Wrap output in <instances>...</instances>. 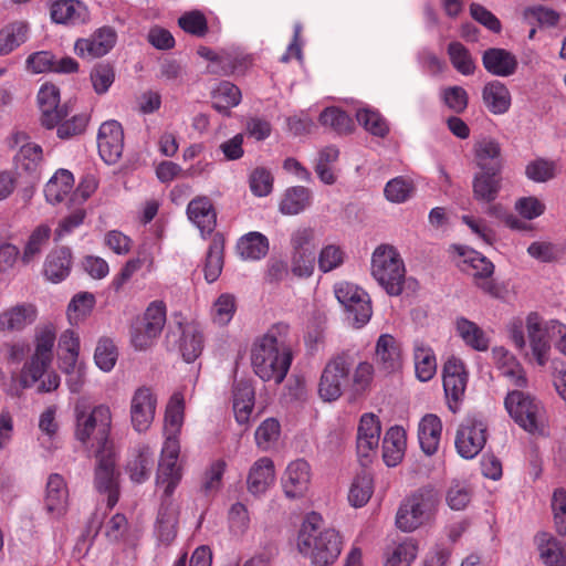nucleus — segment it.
I'll return each instance as SVG.
<instances>
[{"label":"nucleus","instance_id":"1","mask_svg":"<svg viewBox=\"0 0 566 566\" xmlns=\"http://www.w3.org/2000/svg\"><path fill=\"white\" fill-rule=\"evenodd\" d=\"M289 335V325L277 323L254 339L250 359L261 380L279 385L285 379L293 360Z\"/></svg>","mask_w":566,"mask_h":566},{"label":"nucleus","instance_id":"2","mask_svg":"<svg viewBox=\"0 0 566 566\" xmlns=\"http://www.w3.org/2000/svg\"><path fill=\"white\" fill-rule=\"evenodd\" d=\"M185 421V394L176 391L169 399L164 418L166 440L161 449L156 483L166 496H170L181 480L178 457L180 452L179 436Z\"/></svg>","mask_w":566,"mask_h":566},{"label":"nucleus","instance_id":"3","mask_svg":"<svg viewBox=\"0 0 566 566\" xmlns=\"http://www.w3.org/2000/svg\"><path fill=\"white\" fill-rule=\"evenodd\" d=\"M321 521L316 513L306 517L297 535L296 548L312 566H331L340 555L343 539L335 528H321Z\"/></svg>","mask_w":566,"mask_h":566},{"label":"nucleus","instance_id":"4","mask_svg":"<svg viewBox=\"0 0 566 566\" xmlns=\"http://www.w3.org/2000/svg\"><path fill=\"white\" fill-rule=\"evenodd\" d=\"M440 504L439 492L430 485L417 489L400 503L396 514V526L406 533L430 524Z\"/></svg>","mask_w":566,"mask_h":566},{"label":"nucleus","instance_id":"5","mask_svg":"<svg viewBox=\"0 0 566 566\" xmlns=\"http://www.w3.org/2000/svg\"><path fill=\"white\" fill-rule=\"evenodd\" d=\"M504 407L514 422L532 434H544L548 427L546 409L541 400L522 390L509 391Z\"/></svg>","mask_w":566,"mask_h":566},{"label":"nucleus","instance_id":"6","mask_svg":"<svg viewBox=\"0 0 566 566\" xmlns=\"http://www.w3.org/2000/svg\"><path fill=\"white\" fill-rule=\"evenodd\" d=\"M75 431L74 436L85 447L105 444L112 428L111 408L101 403L93 408L85 405H76L74 409Z\"/></svg>","mask_w":566,"mask_h":566},{"label":"nucleus","instance_id":"7","mask_svg":"<svg viewBox=\"0 0 566 566\" xmlns=\"http://www.w3.org/2000/svg\"><path fill=\"white\" fill-rule=\"evenodd\" d=\"M371 275L392 296L403 290L406 269L399 252L388 244L377 247L371 255Z\"/></svg>","mask_w":566,"mask_h":566},{"label":"nucleus","instance_id":"8","mask_svg":"<svg viewBox=\"0 0 566 566\" xmlns=\"http://www.w3.org/2000/svg\"><path fill=\"white\" fill-rule=\"evenodd\" d=\"M354 366L355 359L347 352L333 356L322 370L318 396L327 402L339 399L350 382Z\"/></svg>","mask_w":566,"mask_h":566},{"label":"nucleus","instance_id":"9","mask_svg":"<svg viewBox=\"0 0 566 566\" xmlns=\"http://www.w3.org/2000/svg\"><path fill=\"white\" fill-rule=\"evenodd\" d=\"M334 294L344 307L347 322L361 328L371 318L373 307L368 293L355 283L340 281L334 285Z\"/></svg>","mask_w":566,"mask_h":566},{"label":"nucleus","instance_id":"10","mask_svg":"<svg viewBox=\"0 0 566 566\" xmlns=\"http://www.w3.org/2000/svg\"><path fill=\"white\" fill-rule=\"evenodd\" d=\"M454 252L460 258L459 266L462 271L471 274L475 285L492 297H499L501 290L492 279L494 264L480 252L464 247L454 245Z\"/></svg>","mask_w":566,"mask_h":566},{"label":"nucleus","instance_id":"11","mask_svg":"<svg viewBox=\"0 0 566 566\" xmlns=\"http://www.w3.org/2000/svg\"><path fill=\"white\" fill-rule=\"evenodd\" d=\"M488 441V426L478 416L467 417L459 426L455 436V449L463 459L475 458L484 448Z\"/></svg>","mask_w":566,"mask_h":566},{"label":"nucleus","instance_id":"12","mask_svg":"<svg viewBox=\"0 0 566 566\" xmlns=\"http://www.w3.org/2000/svg\"><path fill=\"white\" fill-rule=\"evenodd\" d=\"M166 323V306L161 301L151 302L142 322L132 332V344L136 349L148 348L160 335Z\"/></svg>","mask_w":566,"mask_h":566},{"label":"nucleus","instance_id":"13","mask_svg":"<svg viewBox=\"0 0 566 566\" xmlns=\"http://www.w3.org/2000/svg\"><path fill=\"white\" fill-rule=\"evenodd\" d=\"M158 398L155 390L147 386L136 388L129 401V419L138 433L147 432L156 416Z\"/></svg>","mask_w":566,"mask_h":566},{"label":"nucleus","instance_id":"14","mask_svg":"<svg viewBox=\"0 0 566 566\" xmlns=\"http://www.w3.org/2000/svg\"><path fill=\"white\" fill-rule=\"evenodd\" d=\"M468 382V373L464 364L457 357H451L443 368V389L449 409L452 412L459 410Z\"/></svg>","mask_w":566,"mask_h":566},{"label":"nucleus","instance_id":"15","mask_svg":"<svg viewBox=\"0 0 566 566\" xmlns=\"http://www.w3.org/2000/svg\"><path fill=\"white\" fill-rule=\"evenodd\" d=\"M36 101L41 111V124L48 129L54 128L63 117L71 114L67 104L60 105V90L52 83L41 85Z\"/></svg>","mask_w":566,"mask_h":566},{"label":"nucleus","instance_id":"16","mask_svg":"<svg viewBox=\"0 0 566 566\" xmlns=\"http://www.w3.org/2000/svg\"><path fill=\"white\" fill-rule=\"evenodd\" d=\"M380 421L374 413H364L357 429V454L363 465H367L377 453L380 440Z\"/></svg>","mask_w":566,"mask_h":566},{"label":"nucleus","instance_id":"17","mask_svg":"<svg viewBox=\"0 0 566 566\" xmlns=\"http://www.w3.org/2000/svg\"><path fill=\"white\" fill-rule=\"evenodd\" d=\"M525 327L532 356L539 366H544L548 361L551 350L549 337H553L549 322L543 324L538 314L530 313L525 319Z\"/></svg>","mask_w":566,"mask_h":566},{"label":"nucleus","instance_id":"18","mask_svg":"<svg viewBox=\"0 0 566 566\" xmlns=\"http://www.w3.org/2000/svg\"><path fill=\"white\" fill-rule=\"evenodd\" d=\"M97 147L101 158L108 165L117 163L124 149V130L114 119L104 122L97 135Z\"/></svg>","mask_w":566,"mask_h":566},{"label":"nucleus","instance_id":"19","mask_svg":"<svg viewBox=\"0 0 566 566\" xmlns=\"http://www.w3.org/2000/svg\"><path fill=\"white\" fill-rule=\"evenodd\" d=\"M312 469L307 461L296 459L290 462L282 476V488L289 499H301L310 490Z\"/></svg>","mask_w":566,"mask_h":566},{"label":"nucleus","instance_id":"20","mask_svg":"<svg viewBox=\"0 0 566 566\" xmlns=\"http://www.w3.org/2000/svg\"><path fill=\"white\" fill-rule=\"evenodd\" d=\"M25 69L32 74L53 72L59 74L75 73L78 63L70 57L63 56L57 59L49 51H39L30 54L25 61Z\"/></svg>","mask_w":566,"mask_h":566},{"label":"nucleus","instance_id":"21","mask_svg":"<svg viewBox=\"0 0 566 566\" xmlns=\"http://www.w3.org/2000/svg\"><path fill=\"white\" fill-rule=\"evenodd\" d=\"M95 488L98 492L107 494V506L113 509L118 502V474L115 471V459L111 453L98 454Z\"/></svg>","mask_w":566,"mask_h":566},{"label":"nucleus","instance_id":"22","mask_svg":"<svg viewBox=\"0 0 566 566\" xmlns=\"http://www.w3.org/2000/svg\"><path fill=\"white\" fill-rule=\"evenodd\" d=\"M38 317V310L31 303H20L0 312V333L13 334L24 331Z\"/></svg>","mask_w":566,"mask_h":566},{"label":"nucleus","instance_id":"23","mask_svg":"<svg viewBox=\"0 0 566 566\" xmlns=\"http://www.w3.org/2000/svg\"><path fill=\"white\" fill-rule=\"evenodd\" d=\"M44 509L54 518L64 516L69 509V489L63 476L53 473L48 478L44 493Z\"/></svg>","mask_w":566,"mask_h":566},{"label":"nucleus","instance_id":"24","mask_svg":"<svg viewBox=\"0 0 566 566\" xmlns=\"http://www.w3.org/2000/svg\"><path fill=\"white\" fill-rule=\"evenodd\" d=\"M116 43V33L112 28L103 27L87 39H78L74 50L85 59H96L107 54Z\"/></svg>","mask_w":566,"mask_h":566},{"label":"nucleus","instance_id":"25","mask_svg":"<svg viewBox=\"0 0 566 566\" xmlns=\"http://www.w3.org/2000/svg\"><path fill=\"white\" fill-rule=\"evenodd\" d=\"M375 360L379 370L394 374L402 368V354L399 342L390 334H381L375 348Z\"/></svg>","mask_w":566,"mask_h":566},{"label":"nucleus","instance_id":"26","mask_svg":"<svg viewBox=\"0 0 566 566\" xmlns=\"http://www.w3.org/2000/svg\"><path fill=\"white\" fill-rule=\"evenodd\" d=\"M13 138L15 144L22 143L14 156L17 169L36 176L43 165L42 147L35 143L27 142L28 136L24 133H17Z\"/></svg>","mask_w":566,"mask_h":566},{"label":"nucleus","instance_id":"27","mask_svg":"<svg viewBox=\"0 0 566 566\" xmlns=\"http://www.w3.org/2000/svg\"><path fill=\"white\" fill-rule=\"evenodd\" d=\"M484 69L497 77H509L516 73L518 60L514 53L502 48H490L482 54Z\"/></svg>","mask_w":566,"mask_h":566},{"label":"nucleus","instance_id":"28","mask_svg":"<svg viewBox=\"0 0 566 566\" xmlns=\"http://www.w3.org/2000/svg\"><path fill=\"white\" fill-rule=\"evenodd\" d=\"M50 14L53 22L73 27L84 24L90 19L87 7L78 0H53Z\"/></svg>","mask_w":566,"mask_h":566},{"label":"nucleus","instance_id":"29","mask_svg":"<svg viewBox=\"0 0 566 566\" xmlns=\"http://www.w3.org/2000/svg\"><path fill=\"white\" fill-rule=\"evenodd\" d=\"M254 401L255 391L252 381L249 379L235 380L232 391V407L234 418L239 424H247L250 421Z\"/></svg>","mask_w":566,"mask_h":566},{"label":"nucleus","instance_id":"30","mask_svg":"<svg viewBox=\"0 0 566 566\" xmlns=\"http://www.w3.org/2000/svg\"><path fill=\"white\" fill-rule=\"evenodd\" d=\"M275 470L273 461L263 457L258 459L249 470L247 478L248 491L253 495L264 494L274 483Z\"/></svg>","mask_w":566,"mask_h":566},{"label":"nucleus","instance_id":"31","mask_svg":"<svg viewBox=\"0 0 566 566\" xmlns=\"http://www.w3.org/2000/svg\"><path fill=\"white\" fill-rule=\"evenodd\" d=\"M492 356L497 369L513 386L518 388L527 386L525 371L512 353L505 347L499 346L493 348Z\"/></svg>","mask_w":566,"mask_h":566},{"label":"nucleus","instance_id":"32","mask_svg":"<svg viewBox=\"0 0 566 566\" xmlns=\"http://www.w3.org/2000/svg\"><path fill=\"white\" fill-rule=\"evenodd\" d=\"M51 364L52 361L31 355L22 365L18 388L10 389L9 395L20 397L23 390L32 388L43 378Z\"/></svg>","mask_w":566,"mask_h":566},{"label":"nucleus","instance_id":"33","mask_svg":"<svg viewBox=\"0 0 566 566\" xmlns=\"http://www.w3.org/2000/svg\"><path fill=\"white\" fill-rule=\"evenodd\" d=\"M189 220L200 230L205 237L210 234L216 227L217 216L208 197H197L187 207Z\"/></svg>","mask_w":566,"mask_h":566},{"label":"nucleus","instance_id":"34","mask_svg":"<svg viewBox=\"0 0 566 566\" xmlns=\"http://www.w3.org/2000/svg\"><path fill=\"white\" fill-rule=\"evenodd\" d=\"M81 342L73 329H65L57 339V358L60 368L65 374L74 373L80 357Z\"/></svg>","mask_w":566,"mask_h":566},{"label":"nucleus","instance_id":"35","mask_svg":"<svg viewBox=\"0 0 566 566\" xmlns=\"http://www.w3.org/2000/svg\"><path fill=\"white\" fill-rule=\"evenodd\" d=\"M154 451L142 444L134 448L126 464V472L135 483L145 482L154 468Z\"/></svg>","mask_w":566,"mask_h":566},{"label":"nucleus","instance_id":"36","mask_svg":"<svg viewBox=\"0 0 566 566\" xmlns=\"http://www.w3.org/2000/svg\"><path fill=\"white\" fill-rule=\"evenodd\" d=\"M71 265V250L67 248L54 249L45 259L43 274L48 281L52 283H60L69 276Z\"/></svg>","mask_w":566,"mask_h":566},{"label":"nucleus","instance_id":"37","mask_svg":"<svg viewBox=\"0 0 566 566\" xmlns=\"http://www.w3.org/2000/svg\"><path fill=\"white\" fill-rule=\"evenodd\" d=\"M476 165L482 171L499 174L502 168L501 146L497 140L485 137L474 146Z\"/></svg>","mask_w":566,"mask_h":566},{"label":"nucleus","instance_id":"38","mask_svg":"<svg viewBox=\"0 0 566 566\" xmlns=\"http://www.w3.org/2000/svg\"><path fill=\"white\" fill-rule=\"evenodd\" d=\"M312 191L304 186H292L285 189L279 202V211L283 216H296L312 205Z\"/></svg>","mask_w":566,"mask_h":566},{"label":"nucleus","instance_id":"39","mask_svg":"<svg viewBox=\"0 0 566 566\" xmlns=\"http://www.w3.org/2000/svg\"><path fill=\"white\" fill-rule=\"evenodd\" d=\"M482 99L485 107L494 115L505 114L512 103V97L506 85L500 81L486 83L482 90Z\"/></svg>","mask_w":566,"mask_h":566},{"label":"nucleus","instance_id":"40","mask_svg":"<svg viewBox=\"0 0 566 566\" xmlns=\"http://www.w3.org/2000/svg\"><path fill=\"white\" fill-rule=\"evenodd\" d=\"M442 422L433 413L423 416L418 427V439L421 450L432 455L437 452L441 439Z\"/></svg>","mask_w":566,"mask_h":566},{"label":"nucleus","instance_id":"41","mask_svg":"<svg viewBox=\"0 0 566 566\" xmlns=\"http://www.w3.org/2000/svg\"><path fill=\"white\" fill-rule=\"evenodd\" d=\"M237 250L243 260L259 261L268 254L270 242L263 233L251 231L239 239Z\"/></svg>","mask_w":566,"mask_h":566},{"label":"nucleus","instance_id":"42","mask_svg":"<svg viewBox=\"0 0 566 566\" xmlns=\"http://www.w3.org/2000/svg\"><path fill=\"white\" fill-rule=\"evenodd\" d=\"M455 331L470 348L476 352H485L489 348L490 338L476 323L465 317H458L455 319Z\"/></svg>","mask_w":566,"mask_h":566},{"label":"nucleus","instance_id":"43","mask_svg":"<svg viewBox=\"0 0 566 566\" xmlns=\"http://www.w3.org/2000/svg\"><path fill=\"white\" fill-rule=\"evenodd\" d=\"M406 449V434L401 427H391L387 430L382 441V458L388 467H396L403 458Z\"/></svg>","mask_w":566,"mask_h":566},{"label":"nucleus","instance_id":"44","mask_svg":"<svg viewBox=\"0 0 566 566\" xmlns=\"http://www.w3.org/2000/svg\"><path fill=\"white\" fill-rule=\"evenodd\" d=\"M539 557L546 566H566V553L562 543L549 533L535 537Z\"/></svg>","mask_w":566,"mask_h":566},{"label":"nucleus","instance_id":"45","mask_svg":"<svg viewBox=\"0 0 566 566\" xmlns=\"http://www.w3.org/2000/svg\"><path fill=\"white\" fill-rule=\"evenodd\" d=\"M74 187V177L66 169H59L49 179L44 187V196L49 203L57 205L62 202Z\"/></svg>","mask_w":566,"mask_h":566},{"label":"nucleus","instance_id":"46","mask_svg":"<svg viewBox=\"0 0 566 566\" xmlns=\"http://www.w3.org/2000/svg\"><path fill=\"white\" fill-rule=\"evenodd\" d=\"M212 107L223 116H230V109L238 106L242 94L237 85L222 81L211 93Z\"/></svg>","mask_w":566,"mask_h":566},{"label":"nucleus","instance_id":"47","mask_svg":"<svg viewBox=\"0 0 566 566\" xmlns=\"http://www.w3.org/2000/svg\"><path fill=\"white\" fill-rule=\"evenodd\" d=\"M418 553L417 541L407 537L392 543L385 553L384 566H410Z\"/></svg>","mask_w":566,"mask_h":566},{"label":"nucleus","instance_id":"48","mask_svg":"<svg viewBox=\"0 0 566 566\" xmlns=\"http://www.w3.org/2000/svg\"><path fill=\"white\" fill-rule=\"evenodd\" d=\"M413 359L416 376L420 381L430 380L437 371V359L431 347L421 340L413 345Z\"/></svg>","mask_w":566,"mask_h":566},{"label":"nucleus","instance_id":"49","mask_svg":"<svg viewBox=\"0 0 566 566\" xmlns=\"http://www.w3.org/2000/svg\"><path fill=\"white\" fill-rule=\"evenodd\" d=\"M29 36V24L24 21H14L0 30V56L11 53L23 44Z\"/></svg>","mask_w":566,"mask_h":566},{"label":"nucleus","instance_id":"50","mask_svg":"<svg viewBox=\"0 0 566 566\" xmlns=\"http://www.w3.org/2000/svg\"><path fill=\"white\" fill-rule=\"evenodd\" d=\"M57 407L52 405L46 407L39 416V430L41 436L39 441L41 446L51 451L55 448V439L59 433L60 424L56 420Z\"/></svg>","mask_w":566,"mask_h":566},{"label":"nucleus","instance_id":"51","mask_svg":"<svg viewBox=\"0 0 566 566\" xmlns=\"http://www.w3.org/2000/svg\"><path fill=\"white\" fill-rule=\"evenodd\" d=\"M496 174L483 171L473 179V197L475 200L484 203H492L501 190V179Z\"/></svg>","mask_w":566,"mask_h":566},{"label":"nucleus","instance_id":"52","mask_svg":"<svg viewBox=\"0 0 566 566\" xmlns=\"http://www.w3.org/2000/svg\"><path fill=\"white\" fill-rule=\"evenodd\" d=\"M95 306V296L90 292H80L75 294L67 305L66 316L71 325H78L93 311Z\"/></svg>","mask_w":566,"mask_h":566},{"label":"nucleus","instance_id":"53","mask_svg":"<svg viewBox=\"0 0 566 566\" xmlns=\"http://www.w3.org/2000/svg\"><path fill=\"white\" fill-rule=\"evenodd\" d=\"M203 348L202 334L196 325L187 324L182 328L180 340V352L187 363L193 361L199 357Z\"/></svg>","mask_w":566,"mask_h":566},{"label":"nucleus","instance_id":"54","mask_svg":"<svg viewBox=\"0 0 566 566\" xmlns=\"http://www.w3.org/2000/svg\"><path fill=\"white\" fill-rule=\"evenodd\" d=\"M55 340L56 328L53 324L48 323L39 326L34 334V352L32 355L52 361Z\"/></svg>","mask_w":566,"mask_h":566},{"label":"nucleus","instance_id":"55","mask_svg":"<svg viewBox=\"0 0 566 566\" xmlns=\"http://www.w3.org/2000/svg\"><path fill=\"white\" fill-rule=\"evenodd\" d=\"M117 358L118 349L114 340L106 336L99 337L94 350L96 367L104 373H109L114 369Z\"/></svg>","mask_w":566,"mask_h":566},{"label":"nucleus","instance_id":"56","mask_svg":"<svg viewBox=\"0 0 566 566\" xmlns=\"http://www.w3.org/2000/svg\"><path fill=\"white\" fill-rule=\"evenodd\" d=\"M51 233L52 230L49 224L42 223L34 228L23 250V263H30L42 252L51 238Z\"/></svg>","mask_w":566,"mask_h":566},{"label":"nucleus","instance_id":"57","mask_svg":"<svg viewBox=\"0 0 566 566\" xmlns=\"http://www.w3.org/2000/svg\"><path fill=\"white\" fill-rule=\"evenodd\" d=\"M374 493V481L370 474L364 472L355 476L348 492V501L354 507L364 506Z\"/></svg>","mask_w":566,"mask_h":566},{"label":"nucleus","instance_id":"58","mask_svg":"<svg viewBox=\"0 0 566 566\" xmlns=\"http://www.w3.org/2000/svg\"><path fill=\"white\" fill-rule=\"evenodd\" d=\"M155 534L157 539L164 544L169 545L177 535V513L172 509H160L156 522Z\"/></svg>","mask_w":566,"mask_h":566},{"label":"nucleus","instance_id":"59","mask_svg":"<svg viewBox=\"0 0 566 566\" xmlns=\"http://www.w3.org/2000/svg\"><path fill=\"white\" fill-rule=\"evenodd\" d=\"M235 311V297L230 293H222L212 303L210 316L214 324L219 326H226L233 318Z\"/></svg>","mask_w":566,"mask_h":566},{"label":"nucleus","instance_id":"60","mask_svg":"<svg viewBox=\"0 0 566 566\" xmlns=\"http://www.w3.org/2000/svg\"><path fill=\"white\" fill-rule=\"evenodd\" d=\"M346 260L345 249L336 243L322 247L317 256V265L321 272L328 273L340 268Z\"/></svg>","mask_w":566,"mask_h":566},{"label":"nucleus","instance_id":"61","mask_svg":"<svg viewBox=\"0 0 566 566\" xmlns=\"http://www.w3.org/2000/svg\"><path fill=\"white\" fill-rule=\"evenodd\" d=\"M415 192L412 180L405 176L390 179L384 189L386 199L392 203H402L409 200Z\"/></svg>","mask_w":566,"mask_h":566},{"label":"nucleus","instance_id":"62","mask_svg":"<svg viewBox=\"0 0 566 566\" xmlns=\"http://www.w3.org/2000/svg\"><path fill=\"white\" fill-rule=\"evenodd\" d=\"M358 123L370 134L384 137L389 132V126L380 113L370 107L359 108L356 113Z\"/></svg>","mask_w":566,"mask_h":566},{"label":"nucleus","instance_id":"63","mask_svg":"<svg viewBox=\"0 0 566 566\" xmlns=\"http://www.w3.org/2000/svg\"><path fill=\"white\" fill-rule=\"evenodd\" d=\"M558 174V164L546 158H536L525 167L526 177L534 182H546Z\"/></svg>","mask_w":566,"mask_h":566},{"label":"nucleus","instance_id":"64","mask_svg":"<svg viewBox=\"0 0 566 566\" xmlns=\"http://www.w3.org/2000/svg\"><path fill=\"white\" fill-rule=\"evenodd\" d=\"M448 55L452 66L462 75L474 73L475 63L470 51L460 42H451L448 45Z\"/></svg>","mask_w":566,"mask_h":566}]
</instances>
